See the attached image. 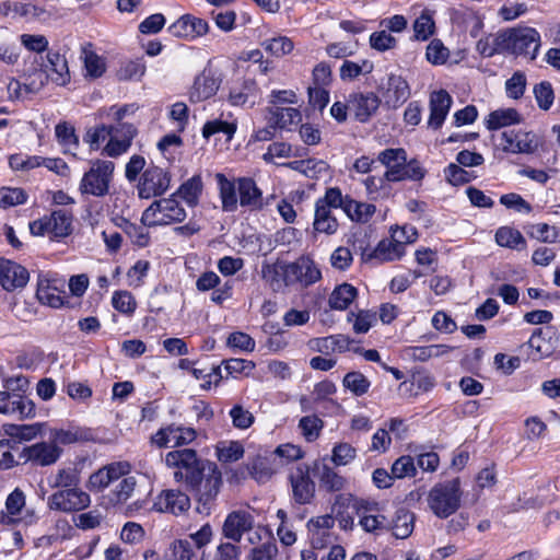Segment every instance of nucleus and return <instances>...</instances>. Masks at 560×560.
I'll use <instances>...</instances> for the list:
<instances>
[{
	"label": "nucleus",
	"mask_w": 560,
	"mask_h": 560,
	"mask_svg": "<svg viewBox=\"0 0 560 560\" xmlns=\"http://www.w3.org/2000/svg\"><path fill=\"white\" fill-rule=\"evenodd\" d=\"M168 467L177 468L174 478L184 482L197 500V511L209 515L222 486V474L210 460L199 459L191 448L171 451L165 456Z\"/></svg>",
	"instance_id": "1"
},
{
	"label": "nucleus",
	"mask_w": 560,
	"mask_h": 560,
	"mask_svg": "<svg viewBox=\"0 0 560 560\" xmlns=\"http://www.w3.org/2000/svg\"><path fill=\"white\" fill-rule=\"evenodd\" d=\"M80 439L81 434L78 431L52 429L49 432L48 441L23 447L19 458L39 466H50L55 464L62 454L60 445L72 444Z\"/></svg>",
	"instance_id": "2"
},
{
	"label": "nucleus",
	"mask_w": 560,
	"mask_h": 560,
	"mask_svg": "<svg viewBox=\"0 0 560 560\" xmlns=\"http://www.w3.org/2000/svg\"><path fill=\"white\" fill-rule=\"evenodd\" d=\"M460 498V482L456 478L436 483L428 493V505L435 516L447 518L459 509Z\"/></svg>",
	"instance_id": "3"
},
{
	"label": "nucleus",
	"mask_w": 560,
	"mask_h": 560,
	"mask_svg": "<svg viewBox=\"0 0 560 560\" xmlns=\"http://www.w3.org/2000/svg\"><path fill=\"white\" fill-rule=\"evenodd\" d=\"M499 45L514 55L535 59L540 47V35L533 27H516L499 33Z\"/></svg>",
	"instance_id": "4"
},
{
	"label": "nucleus",
	"mask_w": 560,
	"mask_h": 560,
	"mask_svg": "<svg viewBox=\"0 0 560 560\" xmlns=\"http://www.w3.org/2000/svg\"><path fill=\"white\" fill-rule=\"evenodd\" d=\"M186 211L175 195L152 202L142 213L141 222L147 226L167 225L183 222Z\"/></svg>",
	"instance_id": "5"
},
{
	"label": "nucleus",
	"mask_w": 560,
	"mask_h": 560,
	"mask_svg": "<svg viewBox=\"0 0 560 560\" xmlns=\"http://www.w3.org/2000/svg\"><path fill=\"white\" fill-rule=\"evenodd\" d=\"M115 165L112 161L95 160L80 183L82 194L95 197L105 196L109 190Z\"/></svg>",
	"instance_id": "6"
},
{
	"label": "nucleus",
	"mask_w": 560,
	"mask_h": 560,
	"mask_svg": "<svg viewBox=\"0 0 560 560\" xmlns=\"http://www.w3.org/2000/svg\"><path fill=\"white\" fill-rule=\"evenodd\" d=\"M288 481L293 501L299 505L312 503L316 493V483L311 477L307 464L300 463L289 469Z\"/></svg>",
	"instance_id": "7"
},
{
	"label": "nucleus",
	"mask_w": 560,
	"mask_h": 560,
	"mask_svg": "<svg viewBox=\"0 0 560 560\" xmlns=\"http://www.w3.org/2000/svg\"><path fill=\"white\" fill-rule=\"evenodd\" d=\"M498 148L510 154H533L539 145L538 137L524 129H508L498 137Z\"/></svg>",
	"instance_id": "8"
},
{
	"label": "nucleus",
	"mask_w": 560,
	"mask_h": 560,
	"mask_svg": "<svg viewBox=\"0 0 560 560\" xmlns=\"http://www.w3.org/2000/svg\"><path fill=\"white\" fill-rule=\"evenodd\" d=\"M284 285L310 287L322 279V272L314 260L302 256L293 262L283 264Z\"/></svg>",
	"instance_id": "9"
},
{
	"label": "nucleus",
	"mask_w": 560,
	"mask_h": 560,
	"mask_svg": "<svg viewBox=\"0 0 560 560\" xmlns=\"http://www.w3.org/2000/svg\"><path fill=\"white\" fill-rule=\"evenodd\" d=\"M7 512H0V524L10 525L23 523L32 525L37 522L38 516L34 509L26 506L25 495L19 488L14 489L5 501Z\"/></svg>",
	"instance_id": "10"
},
{
	"label": "nucleus",
	"mask_w": 560,
	"mask_h": 560,
	"mask_svg": "<svg viewBox=\"0 0 560 560\" xmlns=\"http://www.w3.org/2000/svg\"><path fill=\"white\" fill-rule=\"evenodd\" d=\"M378 92L385 107L397 109L410 97L411 91L407 80L396 73H389L378 85Z\"/></svg>",
	"instance_id": "11"
},
{
	"label": "nucleus",
	"mask_w": 560,
	"mask_h": 560,
	"mask_svg": "<svg viewBox=\"0 0 560 560\" xmlns=\"http://www.w3.org/2000/svg\"><path fill=\"white\" fill-rule=\"evenodd\" d=\"M90 502V495L75 487L54 492L48 497L47 505L50 510L69 513L88 508Z\"/></svg>",
	"instance_id": "12"
},
{
	"label": "nucleus",
	"mask_w": 560,
	"mask_h": 560,
	"mask_svg": "<svg viewBox=\"0 0 560 560\" xmlns=\"http://www.w3.org/2000/svg\"><path fill=\"white\" fill-rule=\"evenodd\" d=\"M170 184L171 175L167 171L159 166H150L140 177L138 185L139 197L149 199L161 196L168 189Z\"/></svg>",
	"instance_id": "13"
},
{
	"label": "nucleus",
	"mask_w": 560,
	"mask_h": 560,
	"mask_svg": "<svg viewBox=\"0 0 560 560\" xmlns=\"http://www.w3.org/2000/svg\"><path fill=\"white\" fill-rule=\"evenodd\" d=\"M0 413L16 417L19 420L33 419L36 407L32 399L23 394L0 392Z\"/></svg>",
	"instance_id": "14"
},
{
	"label": "nucleus",
	"mask_w": 560,
	"mask_h": 560,
	"mask_svg": "<svg viewBox=\"0 0 560 560\" xmlns=\"http://www.w3.org/2000/svg\"><path fill=\"white\" fill-rule=\"evenodd\" d=\"M196 438L197 433L194 428L171 424L160 429L151 438V442L159 447H176L190 444Z\"/></svg>",
	"instance_id": "15"
},
{
	"label": "nucleus",
	"mask_w": 560,
	"mask_h": 560,
	"mask_svg": "<svg viewBox=\"0 0 560 560\" xmlns=\"http://www.w3.org/2000/svg\"><path fill=\"white\" fill-rule=\"evenodd\" d=\"M335 518L329 515H320L307 522L311 545L314 549H324L332 546L335 534L332 532Z\"/></svg>",
	"instance_id": "16"
},
{
	"label": "nucleus",
	"mask_w": 560,
	"mask_h": 560,
	"mask_svg": "<svg viewBox=\"0 0 560 560\" xmlns=\"http://www.w3.org/2000/svg\"><path fill=\"white\" fill-rule=\"evenodd\" d=\"M254 525L255 517L249 511H232L225 517L222 526V534L225 538L234 542H240L244 534L253 530Z\"/></svg>",
	"instance_id": "17"
},
{
	"label": "nucleus",
	"mask_w": 560,
	"mask_h": 560,
	"mask_svg": "<svg viewBox=\"0 0 560 560\" xmlns=\"http://www.w3.org/2000/svg\"><path fill=\"white\" fill-rule=\"evenodd\" d=\"M152 509L156 512L179 515L190 509V499L186 493L179 490H163L155 498Z\"/></svg>",
	"instance_id": "18"
},
{
	"label": "nucleus",
	"mask_w": 560,
	"mask_h": 560,
	"mask_svg": "<svg viewBox=\"0 0 560 560\" xmlns=\"http://www.w3.org/2000/svg\"><path fill=\"white\" fill-rule=\"evenodd\" d=\"M30 279L26 268L20 264L0 258V284L7 291H15L24 288Z\"/></svg>",
	"instance_id": "19"
},
{
	"label": "nucleus",
	"mask_w": 560,
	"mask_h": 560,
	"mask_svg": "<svg viewBox=\"0 0 560 560\" xmlns=\"http://www.w3.org/2000/svg\"><path fill=\"white\" fill-rule=\"evenodd\" d=\"M208 31L209 24L206 20L190 14L180 16L168 27V32L173 36L189 40L206 35Z\"/></svg>",
	"instance_id": "20"
},
{
	"label": "nucleus",
	"mask_w": 560,
	"mask_h": 560,
	"mask_svg": "<svg viewBox=\"0 0 560 560\" xmlns=\"http://www.w3.org/2000/svg\"><path fill=\"white\" fill-rule=\"evenodd\" d=\"M130 465L128 463H113L96 472L92 474L89 480L91 490L102 491L113 482L119 480L125 475H128Z\"/></svg>",
	"instance_id": "21"
},
{
	"label": "nucleus",
	"mask_w": 560,
	"mask_h": 560,
	"mask_svg": "<svg viewBox=\"0 0 560 560\" xmlns=\"http://www.w3.org/2000/svg\"><path fill=\"white\" fill-rule=\"evenodd\" d=\"M417 240L416 229L412 226H397L392 232L390 241H382L380 242V252L384 253V250L393 247L392 253H386L385 258L388 260L399 259L404 254L405 244L412 243Z\"/></svg>",
	"instance_id": "22"
},
{
	"label": "nucleus",
	"mask_w": 560,
	"mask_h": 560,
	"mask_svg": "<svg viewBox=\"0 0 560 560\" xmlns=\"http://www.w3.org/2000/svg\"><path fill=\"white\" fill-rule=\"evenodd\" d=\"M380 104L381 98L373 92L353 93L349 96V109L361 122L368 121L376 113Z\"/></svg>",
	"instance_id": "23"
},
{
	"label": "nucleus",
	"mask_w": 560,
	"mask_h": 560,
	"mask_svg": "<svg viewBox=\"0 0 560 560\" xmlns=\"http://www.w3.org/2000/svg\"><path fill=\"white\" fill-rule=\"evenodd\" d=\"M452 96L445 90L434 91L430 95L429 128L438 130L442 127L452 106Z\"/></svg>",
	"instance_id": "24"
},
{
	"label": "nucleus",
	"mask_w": 560,
	"mask_h": 560,
	"mask_svg": "<svg viewBox=\"0 0 560 560\" xmlns=\"http://www.w3.org/2000/svg\"><path fill=\"white\" fill-rule=\"evenodd\" d=\"M427 171L422 167L421 163L412 159L408 161L406 158V162H398L390 168L385 171L386 178L389 182H402V180H415L419 182L424 178Z\"/></svg>",
	"instance_id": "25"
},
{
	"label": "nucleus",
	"mask_w": 560,
	"mask_h": 560,
	"mask_svg": "<svg viewBox=\"0 0 560 560\" xmlns=\"http://www.w3.org/2000/svg\"><path fill=\"white\" fill-rule=\"evenodd\" d=\"M220 86V82L215 79L210 69H205L195 78L189 90V98L194 103L206 101L212 97Z\"/></svg>",
	"instance_id": "26"
},
{
	"label": "nucleus",
	"mask_w": 560,
	"mask_h": 560,
	"mask_svg": "<svg viewBox=\"0 0 560 560\" xmlns=\"http://www.w3.org/2000/svg\"><path fill=\"white\" fill-rule=\"evenodd\" d=\"M266 119L271 128L290 129L301 121L302 115L298 108L275 106L267 108Z\"/></svg>",
	"instance_id": "27"
},
{
	"label": "nucleus",
	"mask_w": 560,
	"mask_h": 560,
	"mask_svg": "<svg viewBox=\"0 0 560 560\" xmlns=\"http://www.w3.org/2000/svg\"><path fill=\"white\" fill-rule=\"evenodd\" d=\"M61 293L56 280H50L47 276L38 277L36 296L42 304L54 308L61 307L63 305Z\"/></svg>",
	"instance_id": "28"
},
{
	"label": "nucleus",
	"mask_w": 560,
	"mask_h": 560,
	"mask_svg": "<svg viewBox=\"0 0 560 560\" xmlns=\"http://www.w3.org/2000/svg\"><path fill=\"white\" fill-rule=\"evenodd\" d=\"M43 71L48 74V79L58 85H65L70 80L68 62L66 58L57 51H49L47 54V63Z\"/></svg>",
	"instance_id": "29"
},
{
	"label": "nucleus",
	"mask_w": 560,
	"mask_h": 560,
	"mask_svg": "<svg viewBox=\"0 0 560 560\" xmlns=\"http://www.w3.org/2000/svg\"><path fill=\"white\" fill-rule=\"evenodd\" d=\"M240 205L256 210L262 207V194L254 179L242 177L237 180Z\"/></svg>",
	"instance_id": "30"
},
{
	"label": "nucleus",
	"mask_w": 560,
	"mask_h": 560,
	"mask_svg": "<svg viewBox=\"0 0 560 560\" xmlns=\"http://www.w3.org/2000/svg\"><path fill=\"white\" fill-rule=\"evenodd\" d=\"M257 91L258 88L255 80L244 79L230 89L229 102L233 106H243L249 102L254 104Z\"/></svg>",
	"instance_id": "31"
},
{
	"label": "nucleus",
	"mask_w": 560,
	"mask_h": 560,
	"mask_svg": "<svg viewBox=\"0 0 560 560\" xmlns=\"http://www.w3.org/2000/svg\"><path fill=\"white\" fill-rule=\"evenodd\" d=\"M249 475L259 483H265L277 472V466L272 456H256L248 464Z\"/></svg>",
	"instance_id": "32"
},
{
	"label": "nucleus",
	"mask_w": 560,
	"mask_h": 560,
	"mask_svg": "<svg viewBox=\"0 0 560 560\" xmlns=\"http://www.w3.org/2000/svg\"><path fill=\"white\" fill-rule=\"evenodd\" d=\"M318 480L320 489L330 493L340 492L348 485L345 476L326 464H323L319 470Z\"/></svg>",
	"instance_id": "33"
},
{
	"label": "nucleus",
	"mask_w": 560,
	"mask_h": 560,
	"mask_svg": "<svg viewBox=\"0 0 560 560\" xmlns=\"http://www.w3.org/2000/svg\"><path fill=\"white\" fill-rule=\"evenodd\" d=\"M107 494V500L110 505H118L125 503L131 498L137 487V479L133 476L125 475Z\"/></svg>",
	"instance_id": "34"
},
{
	"label": "nucleus",
	"mask_w": 560,
	"mask_h": 560,
	"mask_svg": "<svg viewBox=\"0 0 560 560\" xmlns=\"http://www.w3.org/2000/svg\"><path fill=\"white\" fill-rule=\"evenodd\" d=\"M357 295V288L349 283H342L334 289L329 296L328 304L332 310L345 311L354 301Z\"/></svg>",
	"instance_id": "35"
},
{
	"label": "nucleus",
	"mask_w": 560,
	"mask_h": 560,
	"mask_svg": "<svg viewBox=\"0 0 560 560\" xmlns=\"http://www.w3.org/2000/svg\"><path fill=\"white\" fill-rule=\"evenodd\" d=\"M521 121L522 117L516 109L502 108L489 114L486 120V126L489 130H498L503 127L520 124Z\"/></svg>",
	"instance_id": "36"
},
{
	"label": "nucleus",
	"mask_w": 560,
	"mask_h": 560,
	"mask_svg": "<svg viewBox=\"0 0 560 560\" xmlns=\"http://www.w3.org/2000/svg\"><path fill=\"white\" fill-rule=\"evenodd\" d=\"M435 385L434 377L423 371H418L412 374L410 382H401L399 385V389L409 393L410 395L417 396L420 393L431 390Z\"/></svg>",
	"instance_id": "37"
},
{
	"label": "nucleus",
	"mask_w": 560,
	"mask_h": 560,
	"mask_svg": "<svg viewBox=\"0 0 560 560\" xmlns=\"http://www.w3.org/2000/svg\"><path fill=\"white\" fill-rule=\"evenodd\" d=\"M49 234L54 237H66L71 233V215L65 210L54 211L47 217Z\"/></svg>",
	"instance_id": "38"
},
{
	"label": "nucleus",
	"mask_w": 560,
	"mask_h": 560,
	"mask_svg": "<svg viewBox=\"0 0 560 560\" xmlns=\"http://www.w3.org/2000/svg\"><path fill=\"white\" fill-rule=\"evenodd\" d=\"M415 514L400 509L396 512L393 523H389V529H392L396 538L405 539L409 537L413 530Z\"/></svg>",
	"instance_id": "39"
},
{
	"label": "nucleus",
	"mask_w": 560,
	"mask_h": 560,
	"mask_svg": "<svg viewBox=\"0 0 560 560\" xmlns=\"http://www.w3.org/2000/svg\"><path fill=\"white\" fill-rule=\"evenodd\" d=\"M313 226L316 232L331 235L337 232L339 224L337 219L331 214V210L315 203Z\"/></svg>",
	"instance_id": "40"
},
{
	"label": "nucleus",
	"mask_w": 560,
	"mask_h": 560,
	"mask_svg": "<svg viewBox=\"0 0 560 560\" xmlns=\"http://www.w3.org/2000/svg\"><path fill=\"white\" fill-rule=\"evenodd\" d=\"M81 58L83 59L88 75L100 78L105 72V61L93 50L92 44L89 43L82 47Z\"/></svg>",
	"instance_id": "41"
},
{
	"label": "nucleus",
	"mask_w": 560,
	"mask_h": 560,
	"mask_svg": "<svg viewBox=\"0 0 560 560\" xmlns=\"http://www.w3.org/2000/svg\"><path fill=\"white\" fill-rule=\"evenodd\" d=\"M375 206L372 203L360 202L350 197L345 203V213L349 219L355 222H368L375 212Z\"/></svg>",
	"instance_id": "42"
},
{
	"label": "nucleus",
	"mask_w": 560,
	"mask_h": 560,
	"mask_svg": "<svg viewBox=\"0 0 560 560\" xmlns=\"http://www.w3.org/2000/svg\"><path fill=\"white\" fill-rule=\"evenodd\" d=\"M495 242L502 247L513 249H523L526 247V241L522 233L510 226H502L495 233Z\"/></svg>",
	"instance_id": "43"
},
{
	"label": "nucleus",
	"mask_w": 560,
	"mask_h": 560,
	"mask_svg": "<svg viewBox=\"0 0 560 560\" xmlns=\"http://www.w3.org/2000/svg\"><path fill=\"white\" fill-rule=\"evenodd\" d=\"M22 450L13 440H0V470H5L18 465L22 459L19 458Z\"/></svg>",
	"instance_id": "44"
},
{
	"label": "nucleus",
	"mask_w": 560,
	"mask_h": 560,
	"mask_svg": "<svg viewBox=\"0 0 560 560\" xmlns=\"http://www.w3.org/2000/svg\"><path fill=\"white\" fill-rule=\"evenodd\" d=\"M20 58L19 49L13 40L11 33L0 28V61L5 65H14Z\"/></svg>",
	"instance_id": "45"
},
{
	"label": "nucleus",
	"mask_w": 560,
	"mask_h": 560,
	"mask_svg": "<svg viewBox=\"0 0 560 560\" xmlns=\"http://www.w3.org/2000/svg\"><path fill=\"white\" fill-rule=\"evenodd\" d=\"M217 182L220 187V197L222 200V208L224 211H234L237 208V196L235 185L229 180L223 174L215 175Z\"/></svg>",
	"instance_id": "46"
},
{
	"label": "nucleus",
	"mask_w": 560,
	"mask_h": 560,
	"mask_svg": "<svg viewBox=\"0 0 560 560\" xmlns=\"http://www.w3.org/2000/svg\"><path fill=\"white\" fill-rule=\"evenodd\" d=\"M260 45L268 54L277 58L289 55L294 48L292 39L282 35L267 38Z\"/></svg>",
	"instance_id": "47"
},
{
	"label": "nucleus",
	"mask_w": 560,
	"mask_h": 560,
	"mask_svg": "<svg viewBox=\"0 0 560 560\" xmlns=\"http://www.w3.org/2000/svg\"><path fill=\"white\" fill-rule=\"evenodd\" d=\"M201 190V178L199 176H194L184 184H182L176 194L174 195L175 197L179 196L180 198H183L190 207H195L198 203Z\"/></svg>",
	"instance_id": "48"
},
{
	"label": "nucleus",
	"mask_w": 560,
	"mask_h": 560,
	"mask_svg": "<svg viewBox=\"0 0 560 560\" xmlns=\"http://www.w3.org/2000/svg\"><path fill=\"white\" fill-rule=\"evenodd\" d=\"M412 27L417 40H427L435 31L432 13L429 10H423L413 22Z\"/></svg>",
	"instance_id": "49"
},
{
	"label": "nucleus",
	"mask_w": 560,
	"mask_h": 560,
	"mask_svg": "<svg viewBox=\"0 0 560 560\" xmlns=\"http://www.w3.org/2000/svg\"><path fill=\"white\" fill-rule=\"evenodd\" d=\"M42 428V423L3 425L5 434L20 441H31L40 433Z\"/></svg>",
	"instance_id": "50"
},
{
	"label": "nucleus",
	"mask_w": 560,
	"mask_h": 560,
	"mask_svg": "<svg viewBox=\"0 0 560 560\" xmlns=\"http://www.w3.org/2000/svg\"><path fill=\"white\" fill-rule=\"evenodd\" d=\"M350 501H353V508L355 509L359 518H361L362 516H366L369 514H382L378 503L368 501L364 499H354L351 494L337 495L336 500H335V504H339V503L345 504V502H350Z\"/></svg>",
	"instance_id": "51"
},
{
	"label": "nucleus",
	"mask_w": 560,
	"mask_h": 560,
	"mask_svg": "<svg viewBox=\"0 0 560 560\" xmlns=\"http://www.w3.org/2000/svg\"><path fill=\"white\" fill-rule=\"evenodd\" d=\"M389 179L386 175L383 176H369L363 180L366 194L371 199L385 198L389 195Z\"/></svg>",
	"instance_id": "52"
},
{
	"label": "nucleus",
	"mask_w": 560,
	"mask_h": 560,
	"mask_svg": "<svg viewBox=\"0 0 560 560\" xmlns=\"http://www.w3.org/2000/svg\"><path fill=\"white\" fill-rule=\"evenodd\" d=\"M299 428L307 442H314L320 435L324 422L315 415L305 416L300 419Z\"/></svg>",
	"instance_id": "53"
},
{
	"label": "nucleus",
	"mask_w": 560,
	"mask_h": 560,
	"mask_svg": "<svg viewBox=\"0 0 560 560\" xmlns=\"http://www.w3.org/2000/svg\"><path fill=\"white\" fill-rule=\"evenodd\" d=\"M347 319L353 324L352 328L355 334H365L376 322V314L371 311L361 310L358 313L350 312Z\"/></svg>",
	"instance_id": "54"
},
{
	"label": "nucleus",
	"mask_w": 560,
	"mask_h": 560,
	"mask_svg": "<svg viewBox=\"0 0 560 560\" xmlns=\"http://www.w3.org/2000/svg\"><path fill=\"white\" fill-rule=\"evenodd\" d=\"M372 70L373 63L369 60H362L361 63L346 60L343 61L339 70L340 79L342 81H352L362 73H371Z\"/></svg>",
	"instance_id": "55"
},
{
	"label": "nucleus",
	"mask_w": 560,
	"mask_h": 560,
	"mask_svg": "<svg viewBox=\"0 0 560 560\" xmlns=\"http://www.w3.org/2000/svg\"><path fill=\"white\" fill-rule=\"evenodd\" d=\"M80 483L79 472L75 468L67 467L61 468L57 471L54 480L50 483L51 488H58L60 490L71 489L78 487Z\"/></svg>",
	"instance_id": "56"
},
{
	"label": "nucleus",
	"mask_w": 560,
	"mask_h": 560,
	"mask_svg": "<svg viewBox=\"0 0 560 560\" xmlns=\"http://www.w3.org/2000/svg\"><path fill=\"white\" fill-rule=\"evenodd\" d=\"M451 347L446 345H430L422 347H411L409 349L410 357L417 361H427L431 358L444 355L451 351Z\"/></svg>",
	"instance_id": "57"
},
{
	"label": "nucleus",
	"mask_w": 560,
	"mask_h": 560,
	"mask_svg": "<svg viewBox=\"0 0 560 560\" xmlns=\"http://www.w3.org/2000/svg\"><path fill=\"white\" fill-rule=\"evenodd\" d=\"M343 386L355 396H362L369 392L370 381L360 372H349L342 381Z\"/></svg>",
	"instance_id": "58"
},
{
	"label": "nucleus",
	"mask_w": 560,
	"mask_h": 560,
	"mask_svg": "<svg viewBox=\"0 0 560 560\" xmlns=\"http://www.w3.org/2000/svg\"><path fill=\"white\" fill-rule=\"evenodd\" d=\"M390 470L395 479L415 477L417 465L411 456L402 455L393 463Z\"/></svg>",
	"instance_id": "59"
},
{
	"label": "nucleus",
	"mask_w": 560,
	"mask_h": 560,
	"mask_svg": "<svg viewBox=\"0 0 560 560\" xmlns=\"http://www.w3.org/2000/svg\"><path fill=\"white\" fill-rule=\"evenodd\" d=\"M234 428L238 430H246L250 428L255 421L254 415L245 409L242 405H234L229 412Z\"/></svg>",
	"instance_id": "60"
},
{
	"label": "nucleus",
	"mask_w": 560,
	"mask_h": 560,
	"mask_svg": "<svg viewBox=\"0 0 560 560\" xmlns=\"http://www.w3.org/2000/svg\"><path fill=\"white\" fill-rule=\"evenodd\" d=\"M27 195L22 188L2 187L0 189V208L8 209L26 201Z\"/></svg>",
	"instance_id": "61"
},
{
	"label": "nucleus",
	"mask_w": 560,
	"mask_h": 560,
	"mask_svg": "<svg viewBox=\"0 0 560 560\" xmlns=\"http://www.w3.org/2000/svg\"><path fill=\"white\" fill-rule=\"evenodd\" d=\"M359 524L368 533L378 534L389 529V521L384 514H369L359 518Z\"/></svg>",
	"instance_id": "62"
},
{
	"label": "nucleus",
	"mask_w": 560,
	"mask_h": 560,
	"mask_svg": "<svg viewBox=\"0 0 560 560\" xmlns=\"http://www.w3.org/2000/svg\"><path fill=\"white\" fill-rule=\"evenodd\" d=\"M218 459L222 463H233L244 455V447L240 442H229L217 447Z\"/></svg>",
	"instance_id": "63"
},
{
	"label": "nucleus",
	"mask_w": 560,
	"mask_h": 560,
	"mask_svg": "<svg viewBox=\"0 0 560 560\" xmlns=\"http://www.w3.org/2000/svg\"><path fill=\"white\" fill-rule=\"evenodd\" d=\"M245 560H278V547L272 540L249 550Z\"/></svg>",
	"instance_id": "64"
}]
</instances>
